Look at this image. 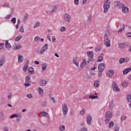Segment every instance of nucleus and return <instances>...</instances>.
I'll return each instance as SVG.
<instances>
[{"instance_id":"obj_1","label":"nucleus","mask_w":131,"mask_h":131,"mask_svg":"<svg viewBox=\"0 0 131 131\" xmlns=\"http://www.w3.org/2000/svg\"><path fill=\"white\" fill-rule=\"evenodd\" d=\"M111 118H112V113L110 111L106 112L105 115L104 122L107 124L110 123V119H111Z\"/></svg>"},{"instance_id":"obj_2","label":"nucleus","mask_w":131,"mask_h":131,"mask_svg":"<svg viewBox=\"0 0 131 131\" xmlns=\"http://www.w3.org/2000/svg\"><path fill=\"white\" fill-rule=\"evenodd\" d=\"M111 3L109 2V0H107L105 1L103 4V12L104 13H106L109 10L110 8Z\"/></svg>"},{"instance_id":"obj_3","label":"nucleus","mask_w":131,"mask_h":131,"mask_svg":"<svg viewBox=\"0 0 131 131\" xmlns=\"http://www.w3.org/2000/svg\"><path fill=\"white\" fill-rule=\"evenodd\" d=\"M105 69V64L103 63H99L98 64V76L99 77H101L102 76V73L103 71Z\"/></svg>"},{"instance_id":"obj_4","label":"nucleus","mask_w":131,"mask_h":131,"mask_svg":"<svg viewBox=\"0 0 131 131\" xmlns=\"http://www.w3.org/2000/svg\"><path fill=\"white\" fill-rule=\"evenodd\" d=\"M104 42L105 46H106L107 48H109L110 46H111V42L110 41V39H109V38L108 37V35L106 34H104Z\"/></svg>"},{"instance_id":"obj_5","label":"nucleus","mask_w":131,"mask_h":131,"mask_svg":"<svg viewBox=\"0 0 131 131\" xmlns=\"http://www.w3.org/2000/svg\"><path fill=\"white\" fill-rule=\"evenodd\" d=\"M62 113L64 116L68 114V106L67 104H62Z\"/></svg>"},{"instance_id":"obj_6","label":"nucleus","mask_w":131,"mask_h":131,"mask_svg":"<svg viewBox=\"0 0 131 131\" xmlns=\"http://www.w3.org/2000/svg\"><path fill=\"white\" fill-rule=\"evenodd\" d=\"M71 19V15H69L68 13L64 14V19L66 22H67L68 23H70Z\"/></svg>"},{"instance_id":"obj_7","label":"nucleus","mask_w":131,"mask_h":131,"mask_svg":"<svg viewBox=\"0 0 131 131\" xmlns=\"http://www.w3.org/2000/svg\"><path fill=\"white\" fill-rule=\"evenodd\" d=\"M48 49V44H45L41 47L40 51L38 52V53H39V54L41 55V54H43V52H46Z\"/></svg>"},{"instance_id":"obj_8","label":"nucleus","mask_w":131,"mask_h":131,"mask_svg":"<svg viewBox=\"0 0 131 131\" xmlns=\"http://www.w3.org/2000/svg\"><path fill=\"white\" fill-rule=\"evenodd\" d=\"M112 85V89L115 92H119L120 91V89L118 88V85L116 82L113 83Z\"/></svg>"},{"instance_id":"obj_9","label":"nucleus","mask_w":131,"mask_h":131,"mask_svg":"<svg viewBox=\"0 0 131 131\" xmlns=\"http://www.w3.org/2000/svg\"><path fill=\"white\" fill-rule=\"evenodd\" d=\"M86 119L87 124H88V125H91V121H92V120L93 119V118H92V116H91V115H87Z\"/></svg>"},{"instance_id":"obj_10","label":"nucleus","mask_w":131,"mask_h":131,"mask_svg":"<svg viewBox=\"0 0 131 131\" xmlns=\"http://www.w3.org/2000/svg\"><path fill=\"white\" fill-rule=\"evenodd\" d=\"M122 11L125 14H127L129 12L128 8L124 6V5H122Z\"/></svg>"},{"instance_id":"obj_11","label":"nucleus","mask_w":131,"mask_h":131,"mask_svg":"<svg viewBox=\"0 0 131 131\" xmlns=\"http://www.w3.org/2000/svg\"><path fill=\"white\" fill-rule=\"evenodd\" d=\"M114 75V71L110 70L109 71L106 73V76L107 77H112Z\"/></svg>"},{"instance_id":"obj_12","label":"nucleus","mask_w":131,"mask_h":131,"mask_svg":"<svg viewBox=\"0 0 131 131\" xmlns=\"http://www.w3.org/2000/svg\"><path fill=\"white\" fill-rule=\"evenodd\" d=\"M29 65V60H27L26 61V63L25 64V66L23 68V71H24V72H26V71H27V69H28V66Z\"/></svg>"},{"instance_id":"obj_13","label":"nucleus","mask_w":131,"mask_h":131,"mask_svg":"<svg viewBox=\"0 0 131 131\" xmlns=\"http://www.w3.org/2000/svg\"><path fill=\"white\" fill-rule=\"evenodd\" d=\"M104 59V54L101 53L100 55H99L97 60V62H102Z\"/></svg>"},{"instance_id":"obj_14","label":"nucleus","mask_w":131,"mask_h":131,"mask_svg":"<svg viewBox=\"0 0 131 131\" xmlns=\"http://www.w3.org/2000/svg\"><path fill=\"white\" fill-rule=\"evenodd\" d=\"M6 62V57H2V58L0 59V67L2 66H4L5 62Z\"/></svg>"},{"instance_id":"obj_15","label":"nucleus","mask_w":131,"mask_h":131,"mask_svg":"<svg viewBox=\"0 0 131 131\" xmlns=\"http://www.w3.org/2000/svg\"><path fill=\"white\" fill-rule=\"evenodd\" d=\"M114 5L116 8H119V9L121 8V7H122V4L118 1H116V2H115Z\"/></svg>"},{"instance_id":"obj_16","label":"nucleus","mask_w":131,"mask_h":131,"mask_svg":"<svg viewBox=\"0 0 131 131\" xmlns=\"http://www.w3.org/2000/svg\"><path fill=\"white\" fill-rule=\"evenodd\" d=\"M48 84V81H46L45 80H41L39 82V85H41V86H45V85H47Z\"/></svg>"},{"instance_id":"obj_17","label":"nucleus","mask_w":131,"mask_h":131,"mask_svg":"<svg viewBox=\"0 0 131 131\" xmlns=\"http://www.w3.org/2000/svg\"><path fill=\"white\" fill-rule=\"evenodd\" d=\"M13 50H20L21 46L19 44L15 43L13 47Z\"/></svg>"},{"instance_id":"obj_18","label":"nucleus","mask_w":131,"mask_h":131,"mask_svg":"<svg viewBox=\"0 0 131 131\" xmlns=\"http://www.w3.org/2000/svg\"><path fill=\"white\" fill-rule=\"evenodd\" d=\"M47 67H48V63H44L42 64V72H45L46 70H47Z\"/></svg>"},{"instance_id":"obj_19","label":"nucleus","mask_w":131,"mask_h":131,"mask_svg":"<svg viewBox=\"0 0 131 131\" xmlns=\"http://www.w3.org/2000/svg\"><path fill=\"white\" fill-rule=\"evenodd\" d=\"M109 107L110 110L112 111V110H113V107H114V101H113V100L110 102Z\"/></svg>"},{"instance_id":"obj_20","label":"nucleus","mask_w":131,"mask_h":131,"mask_svg":"<svg viewBox=\"0 0 131 131\" xmlns=\"http://www.w3.org/2000/svg\"><path fill=\"white\" fill-rule=\"evenodd\" d=\"M38 94L40 96V97H42L43 96V90L41 88L39 87L38 88Z\"/></svg>"},{"instance_id":"obj_21","label":"nucleus","mask_w":131,"mask_h":131,"mask_svg":"<svg viewBox=\"0 0 131 131\" xmlns=\"http://www.w3.org/2000/svg\"><path fill=\"white\" fill-rule=\"evenodd\" d=\"M125 27V25H124V24H122L120 27V28L119 29L118 33H119V32L121 33V32H122V31L124 30Z\"/></svg>"},{"instance_id":"obj_22","label":"nucleus","mask_w":131,"mask_h":131,"mask_svg":"<svg viewBox=\"0 0 131 131\" xmlns=\"http://www.w3.org/2000/svg\"><path fill=\"white\" fill-rule=\"evenodd\" d=\"M5 46L6 49H10L11 48H12V46H11V44L9 43V40H7L5 42Z\"/></svg>"},{"instance_id":"obj_23","label":"nucleus","mask_w":131,"mask_h":131,"mask_svg":"<svg viewBox=\"0 0 131 131\" xmlns=\"http://www.w3.org/2000/svg\"><path fill=\"white\" fill-rule=\"evenodd\" d=\"M73 63L74 64H75V66H76L77 67H78V66H79V63H78V62H77V57L74 58L73 61Z\"/></svg>"},{"instance_id":"obj_24","label":"nucleus","mask_w":131,"mask_h":131,"mask_svg":"<svg viewBox=\"0 0 131 131\" xmlns=\"http://www.w3.org/2000/svg\"><path fill=\"white\" fill-rule=\"evenodd\" d=\"M57 8V6H54L52 8V10L49 12L50 15H52L54 12H56Z\"/></svg>"},{"instance_id":"obj_25","label":"nucleus","mask_w":131,"mask_h":131,"mask_svg":"<svg viewBox=\"0 0 131 131\" xmlns=\"http://www.w3.org/2000/svg\"><path fill=\"white\" fill-rule=\"evenodd\" d=\"M18 62L20 64L21 62H23V56H20V55H18Z\"/></svg>"},{"instance_id":"obj_26","label":"nucleus","mask_w":131,"mask_h":131,"mask_svg":"<svg viewBox=\"0 0 131 131\" xmlns=\"http://www.w3.org/2000/svg\"><path fill=\"white\" fill-rule=\"evenodd\" d=\"M85 65H86V60H85V59H83V61H82L81 63V64L80 66V67L81 68H83V67H84V66H85Z\"/></svg>"},{"instance_id":"obj_27","label":"nucleus","mask_w":131,"mask_h":131,"mask_svg":"<svg viewBox=\"0 0 131 131\" xmlns=\"http://www.w3.org/2000/svg\"><path fill=\"white\" fill-rule=\"evenodd\" d=\"M40 114H41V116L42 117H45L46 116L49 115V114H48V113L45 112H40Z\"/></svg>"},{"instance_id":"obj_28","label":"nucleus","mask_w":131,"mask_h":131,"mask_svg":"<svg viewBox=\"0 0 131 131\" xmlns=\"http://www.w3.org/2000/svg\"><path fill=\"white\" fill-rule=\"evenodd\" d=\"M31 78H30V76H27L25 79V82H31Z\"/></svg>"},{"instance_id":"obj_29","label":"nucleus","mask_w":131,"mask_h":131,"mask_svg":"<svg viewBox=\"0 0 131 131\" xmlns=\"http://www.w3.org/2000/svg\"><path fill=\"white\" fill-rule=\"evenodd\" d=\"M94 85L95 88H98L100 85V81L96 80L94 82Z\"/></svg>"},{"instance_id":"obj_30","label":"nucleus","mask_w":131,"mask_h":131,"mask_svg":"<svg viewBox=\"0 0 131 131\" xmlns=\"http://www.w3.org/2000/svg\"><path fill=\"white\" fill-rule=\"evenodd\" d=\"M102 49V47L100 46H97L95 49V52H100V50Z\"/></svg>"},{"instance_id":"obj_31","label":"nucleus","mask_w":131,"mask_h":131,"mask_svg":"<svg viewBox=\"0 0 131 131\" xmlns=\"http://www.w3.org/2000/svg\"><path fill=\"white\" fill-rule=\"evenodd\" d=\"M89 99H92V100H94L95 99H99V97H98V96L90 95L89 96Z\"/></svg>"},{"instance_id":"obj_32","label":"nucleus","mask_w":131,"mask_h":131,"mask_svg":"<svg viewBox=\"0 0 131 131\" xmlns=\"http://www.w3.org/2000/svg\"><path fill=\"white\" fill-rule=\"evenodd\" d=\"M118 46L120 49H124L125 48V44L124 43H119Z\"/></svg>"},{"instance_id":"obj_33","label":"nucleus","mask_w":131,"mask_h":131,"mask_svg":"<svg viewBox=\"0 0 131 131\" xmlns=\"http://www.w3.org/2000/svg\"><path fill=\"white\" fill-rule=\"evenodd\" d=\"M27 19H28V13H27L25 15V16H24L23 19L22 20V21L25 22L27 20Z\"/></svg>"},{"instance_id":"obj_34","label":"nucleus","mask_w":131,"mask_h":131,"mask_svg":"<svg viewBox=\"0 0 131 131\" xmlns=\"http://www.w3.org/2000/svg\"><path fill=\"white\" fill-rule=\"evenodd\" d=\"M21 38H22V35H18L16 38L15 40L16 41H19V40H20V39H21Z\"/></svg>"},{"instance_id":"obj_35","label":"nucleus","mask_w":131,"mask_h":131,"mask_svg":"<svg viewBox=\"0 0 131 131\" xmlns=\"http://www.w3.org/2000/svg\"><path fill=\"white\" fill-rule=\"evenodd\" d=\"M39 25H40L39 21H37L34 26V28L35 29L37 28V27H39Z\"/></svg>"},{"instance_id":"obj_36","label":"nucleus","mask_w":131,"mask_h":131,"mask_svg":"<svg viewBox=\"0 0 131 131\" xmlns=\"http://www.w3.org/2000/svg\"><path fill=\"white\" fill-rule=\"evenodd\" d=\"M92 55H94V52L93 51L87 52V55L89 57H92Z\"/></svg>"},{"instance_id":"obj_37","label":"nucleus","mask_w":131,"mask_h":131,"mask_svg":"<svg viewBox=\"0 0 131 131\" xmlns=\"http://www.w3.org/2000/svg\"><path fill=\"white\" fill-rule=\"evenodd\" d=\"M127 84H128V82L124 81L122 83V85L123 88H126L127 86Z\"/></svg>"},{"instance_id":"obj_38","label":"nucleus","mask_w":131,"mask_h":131,"mask_svg":"<svg viewBox=\"0 0 131 131\" xmlns=\"http://www.w3.org/2000/svg\"><path fill=\"white\" fill-rule=\"evenodd\" d=\"M89 60L91 62L95 61V58H94V54H92V56H90V57H89Z\"/></svg>"},{"instance_id":"obj_39","label":"nucleus","mask_w":131,"mask_h":131,"mask_svg":"<svg viewBox=\"0 0 131 131\" xmlns=\"http://www.w3.org/2000/svg\"><path fill=\"white\" fill-rule=\"evenodd\" d=\"M127 102L129 103H131V95L130 94H128V96L127 97Z\"/></svg>"},{"instance_id":"obj_40","label":"nucleus","mask_w":131,"mask_h":131,"mask_svg":"<svg viewBox=\"0 0 131 131\" xmlns=\"http://www.w3.org/2000/svg\"><path fill=\"white\" fill-rule=\"evenodd\" d=\"M29 72H30L31 74H33V73H34V71L32 67H30L29 68Z\"/></svg>"},{"instance_id":"obj_41","label":"nucleus","mask_w":131,"mask_h":131,"mask_svg":"<svg viewBox=\"0 0 131 131\" xmlns=\"http://www.w3.org/2000/svg\"><path fill=\"white\" fill-rule=\"evenodd\" d=\"M25 88H28V86H30V85H31V83H30V82H25V83L24 84Z\"/></svg>"},{"instance_id":"obj_42","label":"nucleus","mask_w":131,"mask_h":131,"mask_svg":"<svg viewBox=\"0 0 131 131\" xmlns=\"http://www.w3.org/2000/svg\"><path fill=\"white\" fill-rule=\"evenodd\" d=\"M85 109H83L80 111L79 114L80 115H83V114H85Z\"/></svg>"},{"instance_id":"obj_43","label":"nucleus","mask_w":131,"mask_h":131,"mask_svg":"<svg viewBox=\"0 0 131 131\" xmlns=\"http://www.w3.org/2000/svg\"><path fill=\"white\" fill-rule=\"evenodd\" d=\"M64 31H66V28L65 27H62L60 29V32H64Z\"/></svg>"},{"instance_id":"obj_44","label":"nucleus","mask_w":131,"mask_h":131,"mask_svg":"<svg viewBox=\"0 0 131 131\" xmlns=\"http://www.w3.org/2000/svg\"><path fill=\"white\" fill-rule=\"evenodd\" d=\"M119 62L120 64H122L123 63H124V58H121L119 60Z\"/></svg>"},{"instance_id":"obj_45","label":"nucleus","mask_w":131,"mask_h":131,"mask_svg":"<svg viewBox=\"0 0 131 131\" xmlns=\"http://www.w3.org/2000/svg\"><path fill=\"white\" fill-rule=\"evenodd\" d=\"M114 125V123H113V122L111 121L108 125V128H111V127H113Z\"/></svg>"},{"instance_id":"obj_46","label":"nucleus","mask_w":131,"mask_h":131,"mask_svg":"<svg viewBox=\"0 0 131 131\" xmlns=\"http://www.w3.org/2000/svg\"><path fill=\"white\" fill-rule=\"evenodd\" d=\"M59 130L60 131H63L65 130V126L61 125L59 127Z\"/></svg>"},{"instance_id":"obj_47","label":"nucleus","mask_w":131,"mask_h":131,"mask_svg":"<svg viewBox=\"0 0 131 131\" xmlns=\"http://www.w3.org/2000/svg\"><path fill=\"white\" fill-rule=\"evenodd\" d=\"M11 22L13 23V24H16V17H13L11 19Z\"/></svg>"},{"instance_id":"obj_48","label":"nucleus","mask_w":131,"mask_h":131,"mask_svg":"<svg viewBox=\"0 0 131 131\" xmlns=\"http://www.w3.org/2000/svg\"><path fill=\"white\" fill-rule=\"evenodd\" d=\"M0 117H5V113L3 111L0 112Z\"/></svg>"},{"instance_id":"obj_49","label":"nucleus","mask_w":131,"mask_h":131,"mask_svg":"<svg viewBox=\"0 0 131 131\" xmlns=\"http://www.w3.org/2000/svg\"><path fill=\"white\" fill-rule=\"evenodd\" d=\"M74 4L75 6H78V4H79V0H74Z\"/></svg>"},{"instance_id":"obj_50","label":"nucleus","mask_w":131,"mask_h":131,"mask_svg":"<svg viewBox=\"0 0 131 131\" xmlns=\"http://www.w3.org/2000/svg\"><path fill=\"white\" fill-rule=\"evenodd\" d=\"M126 119V117L124 115H122L121 117V120L123 121V120H125Z\"/></svg>"},{"instance_id":"obj_51","label":"nucleus","mask_w":131,"mask_h":131,"mask_svg":"<svg viewBox=\"0 0 131 131\" xmlns=\"http://www.w3.org/2000/svg\"><path fill=\"white\" fill-rule=\"evenodd\" d=\"M19 31L20 32H21V33H24V28H23V26L19 28Z\"/></svg>"},{"instance_id":"obj_52","label":"nucleus","mask_w":131,"mask_h":131,"mask_svg":"<svg viewBox=\"0 0 131 131\" xmlns=\"http://www.w3.org/2000/svg\"><path fill=\"white\" fill-rule=\"evenodd\" d=\"M27 97L29 99H32V98H33V96H32V94H29L27 95Z\"/></svg>"},{"instance_id":"obj_53","label":"nucleus","mask_w":131,"mask_h":131,"mask_svg":"<svg viewBox=\"0 0 131 131\" xmlns=\"http://www.w3.org/2000/svg\"><path fill=\"white\" fill-rule=\"evenodd\" d=\"M4 46H5V43H0V50L4 49Z\"/></svg>"},{"instance_id":"obj_54","label":"nucleus","mask_w":131,"mask_h":131,"mask_svg":"<svg viewBox=\"0 0 131 131\" xmlns=\"http://www.w3.org/2000/svg\"><path fill=\"white\" fill-rule=\"evenodd\" d=\"M15 117H18V115L13 114L10 116V118H15Z\"/></svg>"},{"instance_id":"obj_55","label":"nucleus","mask_w":131,"mask_h":131,"mask_svg":"<svg viewBox=\"0 0 131 131\" xmlns=\"http://www.w3.org/2000/svg\"><path fill=\"white\" fill-rule=\"evenodd\" d=\"M5 103V98H2L0 102V105H3Z\"/></svg>"},{"instance_id":"obj_56","label":"nucleus","mask_w":131,"mask_h":131,"mask_svg":"<svg viewBox=\"0 0 131 131\" xmlns=\"http://www.w3.org/2000/svg\"><path fill=\"white\" fill-rule=\"evenodd\" d=\"M40 39L39 37L38 36H36L35 38H34V41H38V40Z\"/></svg>"},{"instance_id":"obj_57","label":"nucleus","mask_w":131,"mask_h":131,"mask_svg":"<svg viewBox=\"0 0 131 131\" xmlns=\"http://www.w3.org/2000/svg\"><path fill=\"white\" fill-rule=\"evenodd\" d=\"M3 8H9V3H5L3 5Z\"/></svg>"},{"instance_id":"obj_58","label":"nucleus","mask_w":131,"mask_h":131,"mask_svg":"<svg viewBox=\"0 0 131 131\" xmlns=\"http://www.w3.org/2000/svg\"><path fill=\"white\" fill-rule=\"evenodd\" d=\"M42 107H46V106H47V102L46 101L42 102Z\"/></svg>"},{"instance_id":"obj_59","label":"nucleus","mask_w":131,"mask_h":131,"mask_svg":"<svg viewBox=\"0 0 131 131\" xmlns=\"http://www.w3.org/2000/svg\"><path fill=\"white\" fill-rule=\"evenodd\" d=\"M115 131H119V127L116 126L114 127Z\"/></svg>"},{"instance_id":"obj_60","label":"nucleus","mask_w":131,"mask_h":131,"mask_svg":"<svg viewBox=\"0 0 131 131\" xmlns=\"http://www.w3.org/2000/svg\"><path fill=\"white\" fill-rule=\"evenodd\" d=\"M126 35L127 37H131V32L127 33Z\"/></svg>"},{"instance_id":"obj_61","label":"nucleus","mask_w":131,"mask_h":131,"mask_svg":"<svg viewBox=\"0 0 131 131\" xmlns=\"http://www.w3.org/2000/svg\"><path fill=\"white\" fill-rule=\"evenodd\" d=\"M52 41H53V42H56V37H55L53 36V37H52Z\"/></svg>"},{"instance_id":"obj_62","label":"nucleus","mask_w":131,"mask_h":131,"mask_svg":"<svg viewBox=\"0 0 131 131\" xmlns=\"http://www.w3.org/2000/svg\"><path fill=\"white\" fill-rule=\"evenodd\" d=\"M128 61H129V58H124V62H128Z\"/></svg>"},{"instance_id":"obj_63","label":"nucleus","mask_w":131,"mask_h":131,"mask_svg":"<svg viewBox=\"0 0 131 131\" xmlns=\"http://www.w3.org/2000/svg\"><path fill=\"white\" fill-rule=\"evenodd\" d=\"M91 20H92V16H88V21L89 22H91Z\"/></svg>"},{"instance_id":"obj_64","label":"nucleus","mask_w":131,"mask_h":131,"mask_svg":"<svg viewBox=\"0 0 131 131\" xmlns=\"http://www.w3.org/2000/svg\"><path fill=\"white\" fill-rule=\"evenodd\" d=\"M4 129V131H9V128H8V127H5Z\"/></svg>"}]
</instances>
